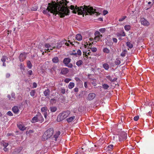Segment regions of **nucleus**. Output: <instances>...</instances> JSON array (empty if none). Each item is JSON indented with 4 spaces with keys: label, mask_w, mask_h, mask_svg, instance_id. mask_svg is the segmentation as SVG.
Here are the masks:
<instances>
[{
    "label": "nucleus",
    "mask_w": 154,
    "mask_h": 154,
    "mask_svg": "<svg viewBox=\"0 0 154 154\" xmlns=\"http://www.w3.org/2000/svg\"><path fill=\"white\" fill-rule=\"evenodd\" d=\"M67 2L66 0L63 1L59 3L51 4L49 3L46 9L43 11V13L48 16H50V13L53 14H58L60 17H63L65 15L68 14L70 11L66 6Z\"/></svg>",
    "instance_id": "obj_1"
},
{
    "label": "nucleus",
    "mask_w": 154,
    "mask_h": 154,
    "mask_svg": "<svg viewBox=\"0 0 154 154\" xmlns=\"http://www.w3.org/2000/svg\"><path fill=\"white\" fill-rule=\"evenodd\" d=\"M70 7V8L72 10V12L74 13L75 14L77 12L79 15H83V16L84 14L88 15V14L90 15L96 14V15H98V13L92 7H88L85 5L84 6V7L81 6L79 8L77 6L74 7L73 5H71Z\"/></svg>",
    "instance_id": "obj_2"
},
{
    "label": "nucleus",
    "mask_w": 154,
    "mask_h": 154,
    "mask_svg": "<svg viewBox=\"0 0 154 154\" xmlns=\"http://www.w3.org/2000/svg\"><path fill=\"white\" fill-rule=\"evenodd\" d=\"M71 111L66 110L63 111L60 113L57 116V122H61L64 119L67 118L70 114Z\"/></svg>",
    "instance_id": "obj_3"
},
{
    "label": "nucleus",
    "mask_w": 154,
    "mask_h": 154,
    "mask_svg": "<svg viewBox=\"0 0 154 154\" xmlns=\"http://www.w3.org/2000/svg\"><path fill=\"white\" fill-rule=\"evenodd\" d=\"M54 133V129L50 128L48 129L43 134L42 137V141H45L51 137Z\"/></svg>",
    "instance_id": "obj_4"
},
{
    "label": "nucleus",
    "mask_w": 154,
    "mask_h": 154,
    "mask_svg": "<svg viewBox=\"0 0 154 154\" xmlns=\"http://www.w3.org/2000/svg\"><path fill=\"white\" fill-rule=\"evenodd\" d=\"M77 111V109L75 108L73 111H71L70 114L66 119V120L68 123H70L75 120L76 115V113Z\"/></svg>",
    "instance_id": "obj_5"
},
{
    "label": "nucleus",
    "mask_w": 154,
    "mask_h": 154,
    "mask_svg": "<svg viewBox=\"0 0 154 154\" xmlns=\"http://www.w3.org/2000/svg\"><path fill=\"white\" fill-rule=\"evenodd\" d=\"M44 121V119L40 113L38 114L34 117L31 121V122L33 123L37 122L42 123Z\"/></svg>",
    "instance_id": "obj_6"
},
{
    "label": "nucleus",
    "mask_w": 154,
    "mask_h": 154,
    "mask_svg": "<svg viewBox=\"0 0 154 154\" xmlns=\"http://www.w3.org/2000/svg\"><path fill=\"white\" fill-rule=\"evenodd\" d=\"M45 47L46 48H47V49H44L45 51L44 52H43L42 50H41V51L42 52V55H44L45 52H46V51L48 52L50 51V50H52L53 49L55 48H56L55 46H51V45L49 44H45Z\"/></svg>",
    "instance_id": "obj_7"
},
{
    "label": "nucleus",
    "mask_w": 154,
    "mask_h": 154,
    "mask_svg": "<svg viewBox=\"0 0 154 154\" xmlns=\"http://www.w3.org/2000/svg\"><path fill=\"white\" fill-rule=\"evenodd\" d=\"M60 42L62 45H65L67 46L68 48L72 47V46L74 45L73 43L71 42L70 40L67 41L64 39L61 41Z\"/></svg>",
    "instance_id": "obj_8"
},
{
    "label": "nucleus",
    "mask_w": 154,
    "mask_h": 154,
    "mask_svg": "<svg viewBox=\"0 0 154 154\" xmlns=\"http://www.w3.org/2000/svg\"><path fill=\"white\" fill-rule=\"evenodd\" d=\"M127 138V134L125 132L122 133L119 137V140L121 141L122 140H125Z\"/></svg>",
    "instance_id": "obj_9"
},
{
    "label": "nucleus",
    "mask_w": 154,
    "mask_h": 154,
    "mask_svg": "<svg viewBox=\"0 0 154 154\" xmlns=\"http://www.w3.org/2000/svg\"><path fill=\"white\" fill-rule=\"evenodd\" d=\"M141 23L142 25L144 26H148L149 25V22L143 18L141 19Z\"/></svg>",
    "instance_id": "obj_10"
},
{
    "label": "nucleus",
    "mask_w": 154,
    "mask_h": 154,
    "mask_svg": "<svg viewBox=\"0 0 154 154\" xmlns=\"http://www.w3.org/2000/svg\"><path fill=\"white\" fill-rule=\"evenodd\" d=\"M96 96V95L95 93H90L88 95L87 99L89 100H91L95 98Z\"/></svg>",
    "instance_id": "obj_11"
},
{
    "label": "nucleus",
    "mask_w": 154,
    "mask_h": 154,
    "mask_svg": "<svg viewBox=\"0 0 154 154\" xmlns=\"http://www.w3.org/2000/svg\"><path fill=\"white\" fill-rule=\"evenodd\" d=\"M17 126L19 129L22 131H24L26 128L23 123L21 122H18L17 124Z\"/></svg>",
    "instance_id": "obj_12"
},
{
    "label": "nucleus",
    "mask_w": 154,
    "mask_h": 154,
    "mask_svg": "<svg viewBox=\"0 0 154 154\" xmlns=\"http://www.w3.org/2000/svg\"><path fill=\"white\" fill-rule=\"evenodd\" d=\"M60 132L59 131L56 132L55 134L54 135L53 137L52 138V140L56 141L57 140V138L60 135Z\"/></svg>",
    "instance_id": "obj_13"
},
{
    "label": "nucleus",
    "mask_w": 154,
    "mask_h": 154,
    "mask_svg": "<svg viewBox=\"0 0 154 154\" xmlns=\"http://www.w3.org/2000/svg\"><path fill=\"white\" fill-rule=\"evenodd\" d=\"M26 54L25 53L20 54L19 56V59L20 61H23L26 59Z\"/></svg>",
    "instance_id": "obj_14"
},
{
    "label": "nucleus",
    "mask_w": 154,
    "mask_h": 154,
    "mask_svg": "<svg viewBox=\"0 0 154 154\" xmlns=\"http://www.w3.org/2000/svg\"><path fill=\"white\" fill-rule=\"evenodd\" d=\"M8 60V58L6 56H3L2 57V58L1 59V60L2 62H3V66H6V65L5 63V62L7 60Z\"/></svg>",
    "instance_id": "obj_15"
},
{
    "label": "nucleus",
    "mask_w": 154,
    "mask_h": 154,
    "mask_svg": "<svg viewBox=\"0 0 154 154\" xmlns=\"http://www.w3.org/2000/svg\"><path fill=\"white\" fill-rule=\"evenodd\" d=\"M71 59L69 58H65L63 60V63L66 66H67V65L70 62Z\"/></svg>",
    "instance_id": "obj_16"
},
{
    "label": "nucleus",
    "mask_w": 154,
    "mask_h": 154,
    "mask_svg": "<svg viewBox=\"0 0 154 154\" xmlns=\"http://www.w3.org/2000/svg\"><path fill=\"white\" fill-rule=\"evenodd\" d=\"M69 72V69L67 68H62L61 71V73L63 75H65Z\"/></svg>",
    "instance_id": "obj_17"
},
{
    "label": "nucleus",
    "mask_w": 154,
    "mask_h": 154,
    "mask_svg": "<svg viewBox=\"0 0 154 154\" xmlns=\"http://www.w3.org/2000/svg\"><path fill=\"white\" fill-rule=\"evenodd\" d=\"M12 110L15 114H18L19 112L18 106H13L12 108Z\"/></svg>",
    "instance_id": "obj_18"
},
{
    "label": "nucleus",
    "mask_w": 154,
    "mask_h": 154,
    "mask_svg": "<svg viewBox=\"0 0 154 154\" xmlns=\"http://www.w3.org/2000/svg\"><path fill=\"white\" fill-rule=\"evenodd\" d=\"M11 97L10 95H8V97L9 100H12L15 99V94L14 93H12L11 94Z\"/></svg>",
    "instance_id": "obj_19"
},
{
    "label": "nucleus",
    "mask_w": 154,
    "mask_h": 154,
    "mask_svg": "<svg viewBox=\"0 0 154 154\" xmlns=\"http://www.w3.org/2000/svg\"><path fill=\"white\" fill-rule=\"evenodd\" d=\"M91 43L89 44V48H90L89 50H88L89 51H91L92 52H96L97 51V49L96 48L94 47V48H91Z\"/></svg>",
    "instance_id": "obj_20"
},
{
    "label": "nucleus",
    "mask_w": 154,
    "mask_h": 154,
    "mask_svg": "<svg viewBox=\"0 0 154 154\" xmlns=\"http://www.w3.org/2000/svg\"><path fill=\"white\" fill-rule=\"evenodd\" d=\"M22 148L21 147H19L15 149L14 153V154H17L18 153L21 151Z\"/></svg>",
    "instance_id": "obj_21"
},
{
    "label": "nucleus",
    "mask_w": 154,
    "mask_h": 154,
    "mask_svg": "<svg viewBox=\"0 0 154 154\" xmlns=\"http://www.w3.org/2000/svg\"><path fill=\"white\" fill-rule=\"evenodd\" d=\"M106 78L110 80L111 82H115L116 80V78H114L112 79L110 75H107L106 76Z\"/></svg>",
    "instance_id": "obj_22"
},
{
    "label": "nucleus",
    "mask_w": 154,
    "mask_h": 154,
    "mask_svg": "<svg viewBox=\"0 0 154 154\" xmlns=\"http://www.w3.org/2000/svg\"><path fill=\"white\" fill-rule=\"evenodd\" d=\"M75 38L76 40L79 41H81L82 39V36L80 34H77L76 35Z\"/></svg>",
    "instance_id": "obj_23"
},
{
    "label": "nucleus",
    "mask_w": 154,
    "mask_h": 154,
    "mask_svg": "<svg viewBox=\"0 0 154 154\" xmlns=\"http://www.w3.org/2000/svg\"><path fill=\"white\" fill-rule=\"evenodd\" d=\"M43 93L45 96H48L50 94V91L49 89H47L44 91Z\"/></svg>",
    "instance_id": "obj_24"
},
{
    "label": "nucleus",
    "mask_w": 154,
    "mask_h": 154,
    "mask_svg": "<svg viewBox=\"0 0 154 154\" xmlns=\"http://www.w3.org/2000/svg\"><path fill=\"white\" fill-rule=\"evenodd\" d=\"M41 111L42 112L44 113L45 112H48L49 111L46 106H44L41 108Z\"/></svg>",
    "instance_id": "obj_25"
},
{
    "label": "nucleus",
    "mask_w": 154,
    "mask_h": 154,
    "mask_svg": "<svg viewBox=\"0 0 154 154\" xmlns=\"http://www.w3.org/2000/svg\"><path fill=\"white\" fill-rule=\"evenodd\" d=\"M91 52H88L84 51H83V55L85 57H86V58H88V55H90L91 54Z\"/></svg>",
    "instance_id": "obj_26"
},
{
    "label": "nucleus",
    "mask_w": 154,
    "mask_h": 154,
    "mask_svg": "<svg viewBox=\"0 0 154 154\" xmlns=\"http://www.w3.org/2000/svg\"><path fill=\"white\" fill-rule=\"evenodd\" d=\"M74 86L75 84L74 83L72 82H70L69 83L68 86V87L69 89H71L73 88L74 87Z\"/></svg>",
    "instance_id": "obj_27"
},
{
    "label": "nucleus",
    "mask_w": 154,
    "mask_h": 154,
    "mask_svg": "<svg viewBox=\"0 0 154 154\" xmlns=\"http://www.w3.org/2000/svg\"><path fill=\"white\" fill-rule=\"evenodd\" d=\"M124 28L125 30L128 31L131 29V26L129 25H126L124 26Z\"/></svg>",
    "instance_id": "obj_28"
},
{
    "label": "nucleus",
    "mask_w": 154,
    "mask_h": 154,
    "mask_svg": "<svg viewBox=\"0 0 154 154\" xmlns=\"http://www.w3.org/2000/svg\"><path fill=\"white\" fill-rule=\"evenodd\" d=\"M52 61L54 63H57L59 62V59L57 57H55L52 59Z\"/></svg>",
    "instance_id": "obj_29"
},
{
    "label": "nucleus",
    "mask_w": 154,
    "mask_h": 154,
    "mask_svg": "<svg viewBox=\"0 0 154 154\" xmlns=\"http://www.w3.org/2000/svg\"><path fill=\"white\" fill-rule=\"evenodd\" d=\"M83 63V61L82 60H80L76 62V65L78 66H80Z\"/></svg>",
    "instance_id": "obj_30"
},
{
    "label": "nucleus",
    "mask_w": 154,
    "mask_h": 154,
    "mask_svg": "<svg viewBox=\"0 0 154 154\" xmlns=\"http://www.w3.org/2000/svg\"><path fill=\"white\" fill-rule=\"evenodd\" d=\"M57 109V108L56 106H51L50 110L52 112H55Z\"/></svg>",
    "instance_id": "obj_31"
},
{
    "label": "nucleus",
    "mask_w": 154,
    "mask_h": 154,
    "mask_svg": "<svg viewBox=\"0 0 154 154\" xmlns=\"http://www.w3.org/2000/svg\"><path fill=\"white\" fill-rule=\"evenodd\" d=\"M103 67L106 70H108L109 68V65L106 63L103 64Z\"/></svg>",
    "instance_id": "obj_32"
},
{
    "label": "nucleus",
    "mask_w": 154,
    "mask_h": 154,
    "mask_svg": "<svg viewBox=\"0 0 154 154\" xmlns=\"http://www.w3.org/2000/svg\"><path fill=\"white\" fill-rule=\"evenodd\" d=\"M103 51L105 53L109 54L110 52L109 50L107 48H105L103 49Z\"/></svg>",
    "instance_id": "obj_33"
},
{
    "label": "nucleus",
    "mask_w": 154,
    "mask_h": 154,
    "mask_svg": "<svg viewBox=\"0 0 154 154\" xmlns=\"http://www.w3.org/2000/svg\"><path fill=\"white\" fill-rule=\"evenodd\" d=\"M95 36H101V37H102V35L98 31H96L95 32Z\"/></svg>",
    "instance_id": "obj_34"
},
{
    "label": "nucleus",
    "mask_w": 154,
    "mask_h": 154,
    "mask_svg": "<svg viewBox=\"0 0 154 154\" xmlns=\"http://www.w3.org/2000/svg\"><path fill=\"white\" fill-rule=\"evenodd\" d=\"M27 65L29 69H31L32 67V65L30 61H28L27 62Z\"/></svg>",
    "instance_id": "obj_35"
},
{
    "label": "nucleus",
    "mask_w": 154,
    "mask_h": 154,
    "mask_svg": "<svg viewBox=\"0 0 154 154\" xmlns=\"http://www.w3.org/2000/svg\"><path fill=\"white\" fill-rule=\"evenodd\" d=\"M113 147V146L112 144H111L108 145L107 147L108 150L109 151H111Z\"/></svg>",
    "instance_id": "obj_36"
},
{
    "label": "nucleus",
    "mask_w": 154,
    "mask_h": 154,
    "mask_svg": "<svg viewBox=\"0 0 154 154\" xmlns=\"http://www.w3.org/2000/svg\"><path fill=\"white\" fill-rule=\"evenodd\" d=\"M126 44L127 46L130 48H131L133 47V45L130 42H127Z\"/></svg>",
    "instance_id": "obj_37"
},
{
    "label": "nucleus",
    "mask_w": 154,
    "mask_h": 154,
    "mask_svg": "<svg viewBox=\"0 0 154 154\" xmlns=\"http://www.w3.org/2000/svg\"><path fill=\"white\" fill-rule=\"evenodd\" d=\"M103 88L105 89H107L109 88V86L106 84H103L102 85Z\"/></svg>",
    "instance_id": "obj_38"
},
{
    "label": "nucleus",
    "mask_w": 154,
    "mask_h": 154,
    "mask_svg": "<svg viewBox=\"0 0 154 154\" xmlns=\"http://www.w3.org/2000/svg\"><path fill=\"white\" fill-rule=\"evenodd\" d=\"M126 17H127L126 16L122 17L121 18L119 19V22L122 21L126 18Z\"/></svg>",
    "instance_id": "obj_39"
},
{
    "label": "nucleus",
    "mask_w": 154,
    "mask_h": 154,
    "mask_svg": "<svg viewBox=\"0 0 154 154\" xmlns=\"http://www.w3.org/2000/svg\"><path fill=\"white\" fill-rule=\"evenodd\" d=\"M76 55L77 54L79 56H81L82 55V52L81 51L79 50L78 49L77 51V52L76 53Z\"/></svg>",
    "instance_id": "obj_40"
},
{
    "label": "nucleus",
    "mask_w": 154,
    "mask_h": 154,
    "mask_svg": "<svg viewBox=\"0 0 154 154\" xmlns=\"http://www.w3.org/2000/svg\"><path fill=\"white\" fill-rule=\"evenodd\" d=\"M152 110H151L150 111H149L148 113H146L147 116H152Z\"/></svg>",
    "instance_id": "obj_41"
},
{
    "label": "nucleus",
    "mask_w": 154,
    "mask_h": 154,
    "mask_svg": "<svg viewBox=\"0 0 154 154\" xmlns=\"http://www.w3.org/2000/svg\"><path fill=\"white\" fill-rule=\"evenodd\" d=\"M62 46V45L61 43L60 42L57 43V45L56 48L58 49H59Z\"/></svg>",
    "instance_id": "obj_42"
},
{
    "label": "nucleus",
    "mask_w": 154,
    "mask_h": 154,
    "mask_svg": "<svg viewBox=\"0 0 154 154\" xmlns=\"http://www.w3.org/2000/svg\"><path fill=\"white\" fill-rule=\"evenodd\" d=\"M35 94V91L34 90H32L31 91L30 93V95L32 96H33Z\"/></svg>",
    "instance_id": "obj_43"
},
{
    "label": "nucleus",
    "mask_w": 154,
    "mask_h": 154,
    "mask_svg": "<svg viewBox=\"0 0 154 154\" xmlns=\"http://www.w3.org/2000/svg\"><path fill=\"white\" fill-rule=\"evenodd\" d=\"M115 64L116 65H119L120 64L121 62L119 60H116L115 62Z\"/></svg>",
    "instance_id": "obj_44"
},
{
    "label": "nucleus",
    "mask_w": 154,
    "mask_h": 154,
    "mask_svg": "<svg viewBox=\"0 0 154 154\" xmlns=\"http://www.w3.org/2000/svg\"><path fill=\"white\" fill-rule=\"evenodd\" d=\"M7 115L10 116H13V114L11 111H8L7 113Z\"/></svg>",
    "instance_id": "obj_45"
},
{
    "label": "nucleus",
    "mask_w": 154,
    "mask_h": 154,
    "mask_svg": "<svg viewBox=\"0 0 154 154\" xmlns=\"http://www.w3.org/2000/svg\"><path fill=\"white\" fill-rule=\"evenodd\" d=\"M102 37H101V36H95L94 38V39L96 41H98Z\"/></svg>",
    "instance_id": "obj_46"
},
{
    "label": "nucleus",
    "mask_w": 154,
    "mask_h": 154,
    "mask_svg": "<svg viewBox=\"0 0 154 154\" xmlns=\"http://www.w3.org/2000/svg\"><path fill=\"white\" fill-rule=\"evenodd\" d=\"M99 31L101 33H104L106 31L105 28H101L99 29Z\"/></svg>",
    "instance_id": "obj_47"
},
{
    "label": "nucleus",
    "mask_w": 154,
    "mask_h": 154,
    "mask_svg": "<svg viewBox=\"0 0 154 154\" xmlns=\"http://www.w3.org/2000/svg\"><path fill=\"white\" fill-rule=\"evenodd\" d=\"M71 79H69V78H67V79H66L65 80H64V82H65L66 83H68L69 82V81H71Z\"/></svg>",
    "instance_id": "obj_48"
},
{
    "label": "nucleus",
    "mask_w": 154,
    "mask_h": 154,
    "mask_svg": "<svg viewBox=\"0 0 154 154\" xmlns=\"http://www.w3.org/2000/svg\"><path fill=\"white\" fill-rule=\"evenodd\" d=\"M8 145V144L7 143L4 142L3 143V146L4 147H6Z\"/></svg>",
    "instance_id": "obj_49"
},
{
    "label": "nucleus",
    "mask_w": 154,
    "mask_h": 154,
    "mask_svg": "<svg viewBox=\"0 0 154 154\" xmlns=\"http://www.w3.org/2000/svg\"><path fill=\"white\" fill-rule=\"evenodd\" d=\"M126 51H123L121 54V56L122 57H125V55Z\"/></svg>",
    "instance_id": "obj_50"
},
{
    "label": "nucleus",
    "mask_w": 154,
    "mask_h": 154,
    "mask_svg": "<svg viewBox=\"0 0 154 154\" xmlns=\"http://www.w3.org/2000/svg\"><path fill=\"white\" fill-rule=\"evenodd\" d=\"M139 119V117L138 116H135L134 117V120L136 121H137Z\"/></svg>",
    "instance_id": "obj_51"
},
{
    "label": "nucleus",
    "mask_w": 154,
    "mask_h": 154,
    "mask_svg": "<svg viewBox=\"0 0 154 154\" xmlns=\"http://www.w3.org/2000/svg\"><path fill=\"white\" fill-rule=\"evenodd\" d=\"M61 93L63 94H64L65 93V90L64 88H61Z\"/></svg>",
    "instance_id": "obj_52"
},
{
    "label": "nucleus",
    "mask_w": 154,
    "mask_h": 154,
    "mask_svg": "<svg viewBox=\"0 0 154 154\" xmlns=\"http://www.w3.org/2000/svg\"><path fill=\"white\" fill-rule=\"evenodd\" d=\"M43 114L44 115L45 118L46 119L48 112H45L44 113H43Z\"/></svg>",
    "instance_id": "obj_53"
},
{
    "label": "nucleus",
    "mask_w": 154,
    "mask_h": 154,
    "mask_svg": "<svg viewBox=\"0 0 154 154\" xmlns=\"http://www.w3.org/2000/svg\"><path fill=\"white\" fill-rule=\"evenodd\" d=\"M28 73L29 75H31L32 74V71L31 70H30L28 72Z\"/></svg>",
    "instance_id": "obj_54"
},
{
    "label": "nucleus",
    "mask_w": 154,
    "mask_h": 154,
    "mask_svg": "<svg viewBox=\"0 0 154 154\" xmlns=\"http://www.w3.org/2000/svg\"><path fill=\"white\" fill-rule=\"evenodd\" d=\"M82 106H79V108H78V110L81 112L82 111Z\"/></svg>",
    "instance_id": "obj_55"
},
{
    "label": "nucleus",
    "mask_w": 154,
    "mask_h": 154,
    "mask_svg": "<svg viewBox=\"0 0 154 154\" xmlns=\"http://www.w3.org/2000/svg\"><path fill=\"white\" fill-rule=\"evenodd\" d=\"M108 13V12L106 10H104L103 13L104 15H105Z\"/></svg>",
    "instance_id": "obj_56"
},
{
    "label": "nucleus",
    "mask_w": 154,
    "mask_h": 154,
    "mask_svg": "<svg viewBox=\"0 0 154 154\" xmlns=\"http://www.w3.org/2000/svg\"><path fill=\"white\" fill-rule=\"evenodd\" d=\"M121 35L123 36H125V34L123 30L122 31V33L121 34Z\"/></svg>",
    "instance_id": "obj_57"
},
{
    "label": "nucleus",
    "mask_w": 154,
    "mask_h": 154,
    "mask_svg": "<svg viewBox=\"0 0 154 154\" xmlns=\"http://www.w3.org/2000/svg\"><path fill=\"white\" fill-rule=\"evenodd\" d=\"M74 91L75 92H78V90H79V89H78V88H75L74 89Z\"/></svg>",
    "instance_id": "obj_58"
},
{
    "label": "nucleus",
    "mask_w": 154,
    "mask_h": 154,
    "mask_svg": "<svg viewBox=\"0 0 154 154\" xmlns=\"http://www.w3.org/2000/svg\"><path fill=\"white\" fill-rule=\"evenodd\" d=\"M33 87L34 88H35L37 87V84L35 82H34L33 84Z\"/></svg>",
    "instance_id": "obj_59"
},
{
    "label": "nucleus",
    "mask_w": 154,
    "mask_h": 154,
    "mask_svg": "<svg viewBox=\"0 0 154 154\" xmlns=\"http://www.w3.org/2000/svg\"><path fill=\"white\" fill-rule=\"evenodd\" d=\"M75 80L77 82H79L80 81V79L78 77H75Z\"/></svg>",
    "instance_id": "obj_60"
},
{
    "label": "nucleus",
    "mask_w": 154,
    "mask_h": 154,
    "mask_svg": "<svg viewBox=\"0 0 154 154\" xmlns=\"http://www.w3.org/2000/svg\"><path fill=\"white\" fill-rule=\"evenodd\" d=\"M67 66L71 68L72 67L73 65L72 64H70L69 65H67Z\"/></svg>",
    "instance_id": "obj_61"
},
{
    "label": "nucleus",
    "mask_w": 154,
    "mask_h": 154,
    "mask_svg": "<svg viewBox=\"0 0 154 154\" xmlns=\"http://www.w3.org/2000/svg\"><path fill=\"white\" fill-rule=\"evenodd\" d=\"M113 41L114 42H116V43L117 42V40L116 38H113Z\"/></svg>",
    "instance_id": "obj_62"
},
{
    "label": "nucleus",
    "mask_w": 154,
    "mask_h": 154,
    "mask_svg": "<svg viewBox=\"0 0 154 154\" xmlns=\"http://www.w3.org/2000/svg\"><path fill=\"white\" fill-rule=\"evenodd\" d=\"M70 55H76V52H74V53L72 52V53H70Z\"/></svg>",
    "instance_id": "obj_63"
},
{
    "label": "nucleus",
    "mask_w": 154,
    "mask_h": 154,
    "mask_svg": "<svg viewBox=\"0 0 154 154\" xmlns=\"http://www.w3.org/2000/svg\"><path fill=\"white\" fill-rule=\"evenodd\" d=\"M84 86L85 88H87L88 87L87 84L86 82H85L84 83Z\"/></svg>",
    "instance_id": "obj_64"
}]
</instances>
